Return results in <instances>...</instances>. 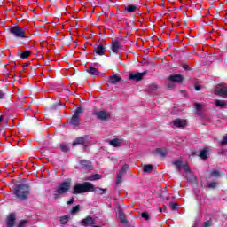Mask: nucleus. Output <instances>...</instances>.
<instances>
[{
	"mask_svg": "<svg viewBox=\"0 0 227 227\" xmlns=\"http://www.w3.org/2000/svg\"><path fill=\"white\" fill-rule=\"evenodd\" d=\"M153 169V166L152 165H145L144 166V173H152V170Z\"/></svg>",
	"mask_w": 227,
	"mask_h": 227,
	"instance_id": "nucleus-26",
	"label": "nucleus"
},
{
	"mask_svg": "<svg viewBox=\"0 0 227 227\" xmlns=\"http://www.w3.org/2000/svg\"><path fill=\"white\" fill-rule=\"evenodd\" d=\"M215 95H219L220 97H227V85L226 84H219L215 89Z\"/></svg>",
	"mask_w": 227,
	"mask_h": 227,
	"instance_id": "nucleus-7",
	"label": "nucleus"
},
{
	"mask_svg": "<svg viewBox=\"0 0 227 227\" xmlns=\"http://www.w3.org/2000/svg\"><path fill=\"white\" fill-rule=\"evenodd\" d=\"M121 143H123V140L118 139V138H115V139H113L112 141H110V145L112 146H114V148L121 146Z\"/></svg>",
	"mask_w": 227,
	"mask_h": 227,
	"instance_id": "nucleus-20",
	"label": "nucleus"
},
{
	"mask_svg": "<svg viewBox=\"0 0 227 227\" xmlns=\"http://www.w3.org/2000/svg\"><path fill=\"white\" fill-rule=\"evenodd\" d=\"M80 224H82V226H85V227L93 226V224H95V219L88 216L85 219H82L80 222Z\"/></svg>",
	"mask_w": 227,
	"mask_h": 227,
	"instance_id": "nucleus-9",
	"label": "nucleus"
},
{
	"mask_svg": "<svg viewBox=\"0 0 227 227\" xmlns=\"http://www.w3.org/2000/svg\"><path fill=\"white\" fill-rule=\"evenodd\" d=\"M123 176V174H121V172H119L118 176H117V179H116V184H121V178Z\"/></svg>",
	"mask_w": 227,
	"mask_h": 227,
	"instance_id": "nucleus-33",
	"label": "nucleus"
},
{
	"mask_svg": "<svg viewBox=\"0 0 227 227\" xmlns=\"http://www.w3.org/2000/svg\"><path fill=\"white\" fill-rule=\"evenodd\" d=\"M195 109H197V111H200L201 109V104L196 103Z\"/></svg>",
	"mask_w": 227,
	"mask_h": 227,
	"instance_id": "nucleus-40",
	"label": "nucleus"
},
{
	"mask_svg": "<svg viewBox=\"0 0 227 227\" xmlns=\"http://www.w3.org/2000/svg\"><path fill=\"white\" fill-rule=\"evenodd\" d=\"M95 52L96 54H98L99 56H104L105 52H106V48L102 45H98L96 49H95Z\"/></svg>",
	"mask_w": 227,
	"mask_h": 227,
	"instance_id": "nucleus-19",
	"label": "nucleus"
},
{
	"mask_svg": "<svg viewBox=\"0 0 227 227\" xmlns=\"http://www.w3.org/2000/svg\"><path fill=\"white\" fill-rule=\"evenodd\" d=\"M60 149L62 150V152H68L70 150V148L68 147V145L67 144H61Z\"/></svg>",
	"mask_w": 227,
	"mask_h": 227,
	"instance_id": "nucleus-30",
	"label": "nucleus"
},
{
	"mask_svg": "<svg viewBox=\"0 0 227 227\" xmlns=\"http://www.w3.org/2000/svg\"><path fill=\"white\" fill-rule=\"evenodd\" d=\"M163 210H166V207H163L162 208H160V212H162Z\"/></svg>",
	"mask_w": 227,
	"mask_h": 227,
	"instance_id": "nucleus-46",
	"label": "nucleus"
},
{
	"mask_svg": "<svg viewBox=\"0 0 227 227\" xmlns=\"http://www.w3.org/2000/svg\"><path fill=\"white\" fill-rule=\"evenodd\" d=\"M222 145H227V136L223 137L222 140Z\"/></svg>",
	"mask_w": 227,
	"mask_h": 227,
	"instance_id": "nucleus-42",
	"label": "nucleus"
},
{
	"mask_svg": "<svg viewBox=\"0 0 227 227\" xmlns=\"http://www.w3.org/2000/svg\"><path fill=\"white\" fill-rule=\"evenodd\" d=\"M219 171H217V170H213L212 172H211V174H210V176H213V177H216V176H219Z\"/></svg>",
	"mask_w": 227,
	"mask_h": 227,
	"instance_id": "nucleus-34",
	"label": "nucleus"
},
{
	"mask_svg": "<svg viewBox=\"0 0 227 227\" xmlns=\"http://www.w3.org/2000/svg\"><path fill=\"white\" fill-rule=\"evenodd\" d=\"M208 152H209L208 147H205L203 151H200V159H207L208 155Z\"/></svg>",
	"mask_w": 227,
	"mask_h": 227,
	"instance_id": "nucleus-23",
	"label": "nucleus"
},
{
	"mask_svg": "<svg viewBox=\"0 0 227 227\" xmlns=\"http://www.w3.org/2000/svg\"><path fill=\"white\" fill-rule=\"evenodd\" d=\"M95 185L90 182L76 184L73 188V194H84V192H93Z\"/></svg>",
	"mask_w": 227,
	"mask_h": 227,
	"instance_id": "nucleus-2",
	"label": "nucleus"
},
{
	"mask_svg": "<svg viewBox=\"0 0 227 227\" xmlns=\"http://www.w3.org/2000/svg\"><path fill=\"white\" fill-rule=\"evenodd\" d=\"M87 143L88 139L86 137H78L73 143V146H75V145H84L85 146H88Z\"/></svg>",
	"mask_w": 227,
	"mask_h": 227,
	"instance_id": "nucleus-15",
	"label": "nucleus"
},
{
	"mask_svg": "<svg viewBox=\"0 0 227 227\" xmlns=\"http://www.w3.org/2000/svg\"><path fill=\"white\" fill-rule=\"evenodd\" d=\"M30 56H31V51H29V50H27V51L21 52V54H20V58L22 59H26V58H29Z\"/></svg>",
	"mask_w": 227,
	"mask_h": 227,
	"instance_id": "nucleus-25",
	"label": "nucleus"
},
{
	"mask_svg": "<svg viewBox=\"0 0 227 227\" xmlns=\"http://www.w3.org/2000/svg\"><path fill=\"white\" fill-rule=\"evenodd\" d=\"M68 221H70V215H64L60 217V224H62L63 226H65V224H67Z\"/></svg>",
	"mask_w": 227,
	"mask_h": 227,
	"instance_id": "nucleus-24",
	"label": "nucleus"
},
{
	"mask_svg": "<svg viewBox=\"0 0 227 227\" xmlns=\"http://www.w3.org/2000/svg\"><path fill=\"white\" fill-rule=\"evenodd\" d=\"M177 170L182 171L184 169V173H186V178L189 182H194L196 180V176L192 175L191 171V168L189 167V163L184 162L181 160H176L172 163Z\"/></svg>",
	"mask_w": 227,
	"mask_h": 227,
	"instance_id": "nucleus-1",
	"label": "nucleus"
},
{
	"mask_svg": "<svg viewBox=\"0 0 227 227\" xmlns=\"http://www.w3.org/2000/svg\"><path fill=\"white\" fill-rule=\"evenodd\" d=\"M215 106H217L218 107H224V106H226V102H224L223 100H216Z\"/></svg>",
	"mask_w": 227,
	"mask_h": 227,
	"instance_id": "nucleus-29",
	"label": "nucleus"
},
{
	"mask_svg": "<svg viewBox=\"0 0 227 227\" xmlns=\"http://www.w3.org/2000/svg\"><path fill=\"white\" fill-rule=\"evenodd\" d=\"M118 217L121 223H123L124 224L127 223V218L125 217V214L123 213V211H121V209L118 211Z\"/></svg>",
	"mask_w": 227,
	"mask_h": 227,
	"instance_id": "nucleus-21",
	"label": "nucleus"
},
{
	"mask_svg": "<svg viewBox=\"0 0 227 227\" xmlns=\"http://www.w3.org/2000/svg\"><path fill=\"white\" fill-rule=\"evenodd\" d=\"M100 178H102V176H100L99 174H94L90 176H87L85 180H90V182H93L95 180H100Z\"/></svg>",
	"mask_w": 227,
	"mask_h": 227,
	"instance_id": "nucleus-22",
	"label": "nucleus"
},
{
	"mask_svg": "<svg viewBox=\"0 0 227 227\" xmlns=\"http://www.w3.org/2000/svg\"><path fill=\"white\" fill-rule=\"evenodd\" d=\"M4 97H6V93L3 90H0V100L4 99Z\"/></svg>",
	"mask_w": 227,
	"mask_h": 227,
	"instance_id": "nucleus-38",
	"label": "nucleus"
},
{
	"mask_svg": "<svg viewBox=\"0 0 227 227\" xmlns=\"http://www.w3.org/2000/svg\"><path fill=\"white\" fill-rule=\"evenodd\" d=\"M142 217H143V219H145L146 221H148V219H150V215L146 212L142 213Z\"/></svg>",
	"mask_w": 227,
	"mask_h": 227,
	"instance_id": "nucleus-37",
	"label": "nucleus"
},
{
	"mask_svg": "<svg viewBox=\"0 0 227 227\" xmlns=\"http://www.w3.org/2000/svg\"><path fill=\"white\" fill-rule=\"evenodd\" d=\"M127 169H129V165H124L119 173H121V175H125V172L127 171Z\"/></svg>",
	"mask_w": 227,
	"mask_h": 227,
	"instance_id": "nucleus-32",
	"label": "nucleus"
},
{
	"mask_svg": "<svg viewBox=\"0 0 227 227\" xmlns=\"http://www.w3.org/2000/svg\"><path fill=\"white\" fill-rule=\"evenodd\" d=\"M101 191L104 192L105 190H101Z\"/></svg>",
	"mask_w": 227,
	"mask_h": 227,
	"instance_id": "nucleus-50",
	"label": "nucleus"
},
{
	"mask_svg": "<svg viewBox=\"0 0 227 227\" xmlns=\"http://www.w3.org/2000/svg\"><path fill=\"white\" fill-rule=\"evenodd\" d=\"M71 185H72V179H67L63 183L59 184L57 186V189L54 191L55 198L61 196V194H67V192L70 191Z\"/></svg>",
	"mask_w": 227,
	"mask_h": 227,
	"instance_id": "nucleus-3",
	"label": "nucleus"
},
{
	"mask_svg": "<svg viewBox=\"0 0 227 227\" xmlns=\"http://www.w3.org/2000/svg\"><path fill=\"white\" fill-rule=\"evenodd\" d=\"M15 214H10L7 217V227H13V225L15 224Z\"/></svg>",
	"mask_w": 227,
	"mask_h": 227,
	"instance_id": "nucleus-14",
	"label": "nucleus"
},
{
	"mask_svg": "<svg viewBox=\"0 0 227 227\" xmlns=\"http://www.w3.org/2000/svg\"><path fill=\"white\" fill-rule=\"evenodd\" d=\"M96 116H98V120H107L111 114L106 111H99L96 113Z\"/></svg>",
	"mask_w": 227,
	"mask_h": 227,
	"instance_id": "nucleus-13",
	"label": "nucleus"
},
{
	"mask_svg": "<svg viewBox=\"0 0 227 227\" xmlns=\"http://www.w3.org/2000/svg\"><path fill=\"white\" fill-rule=\"evenodd\" d=\"M204 226H205V227H210V226H212V223H211L210 221H207V222H206V223H204Z\"/></svg>",
	"mask_w": 227,
	"mask_h": 227,
	"instance_id": "nucleus-43",
	"label": "nucleus"
},
{
	"mask_svg": "<svg viewBox=\"0 0 227 227\" xmlns=\"http://www.w3.org/2000/svg\"><path fill=\"white\" fill-rule=\"evenodd\" d=\"M171 125L176 129H184V127H187V120L176 119L172 121Z\"/></svg>",
	"mask_w": 227,
	"mask_h": 227,
	"instance_id": "nucleus-8",
	"label": "nucleus"
},
{
	"mask_svg": "<svg viewBox=\"0 0 227 227\" xmlns=\"http://www.w3.org/2000/svg\"><path fill=\"white\" fill-rule=\"evenodd\" d=\"M155 153L160 157H166L168 155V150L166 148H158L155 150Z\"/></svg>",
	"mask_w": 227,
	"mask_h": 227,
	"instance_id": "nucleus-17",
	"label": "nucleus"
},
{
	"mask_svg": "<svg viewBox=\"0 0 227 227\" xmlns=\"http://www.w3.org/2000/svg\"><path fill=\"white\" fill-rule=\"evenodd\" d=\"M184 69H185V70H189V66H185V67H184Z\"/></svg>",
	"mask_w": 227,
	"mask_h": 227,
	"instance_id": "nucleus-48",
	"label": "nucleus"
},
{
	"mask_svg": "<svg viewBox=\"0 0 227 227\" xmlns=\"http://www.w3.org/2000/svg\"><path fill=\"white\" fill-rule=\"evenodd\" d=\"M121 81V77L114 74L109 77L108 82L110 84H117V82H120Z\"/></svg>",
	"mask_w": 227,
	"mask_h": 227,
	"instance_id": "nucleus-16",
	"label": "nucleus"
},
{
	"mask_svg": "<svg viewBox=\"0 0 227 227\" xmlns=\"http://www.w3.org/2000/svg\"><path fill=\"white\" fill-rule=\"evenodd\" d=\"M0 123H3V115L0 116Z\"/></svg>",
	"mask_w": 227,
	"mask_h": 227,
	"instance_id": "nucleus-47",
	"label": "nucleus"
},
{
	"mask_svg": "<svg viewBox=\"0 0 227 227\" xmlns=\"http://www.w3.org/2000/svg\"><path fill=\"white\" fill-rule=\"evenodd\" d=\"M80 164H81L82 168H84L85 169H91V168H92L91 162H90L86 160H82L80 161Z\"/></svg>",
	"mask_w": 227,
	"mask_h": 227,
	"instance_id": "nucleus-18",
	"label": "nucleus"
},
{
	"mask_svg": "<svg viewBox=\"0 0 227 227\" xmlns=\"http://www.w3.org/2000/svg\"><path fill=\"white\" fill-rule=\"evenodd\" d=\"M170 207L172 208V210H176L178 208V205H176V203L175 202H171Z\"/></svg>",
	"mask_w": 227,
	"mask_h": 227,
	"instance_id": "nucleus-36",
	"label": "nucleus"
},
{
	"mask_svg": "<svg viewBox=\"0 0 227 227\" xmlns=\"http://www.w3.org/2000/svg\"><path fill=\"white\" fill-rule=\"evenodd\" d=\"M150 91L153 90H157V85L155 84H152L149 88Z\"/></svg>",
	"mask_w": 227,
	"mask_h": 227,
	"instance_id": "nucleus-41",
	"label": "nucleus"
},
{
	"mask_svg": "<svg viewBox=\"0 0 227 227\" xmlns=\"http://www.w3.org/2000/svg\"><path fill=\"white\" fill-rule=\"evenodd\" d=\"M175 85L173 84H168V88H173Z\"/></svg>",
	"mask_w": 227,
	"mask_h": 227,
	"instance_id": "nucleus-49",
	"label": "nucleus"
},
{
	"mask_svg": "<svg viewBox=\"0 0 227 227\" xmlns=\"http://www.w3.org/2000/svg\"><path fill=\"white\" fill-rule=\"evenodd\" d=\"M195 90H196L197 91H200V86H195Z\"/></svg>",
	"mask_w": 227,
	"mask_h": 227,
	"instance_id": "nucleus-45",
	"label": "nucleus"
},
{
	"mask_svg": "<svg viewBox=\"0 0 227 227\" xmlns=\"http://www.w3.org/2000/svg\"><path fill=\"white\" fill-rule=\"evenodd\" d=\"M168 81H170V82L180 83L182 81H184V76L181 74H172L168 77Z\"/></svg>",
	"mask_w": 227,
	"mask_h": 227,
	"instance_id": "nucleus-10",
	"label": "nucleus"
},
{
	"mask_svg": "<svg viewBox=\"0 0 227 227\" xmlns=\"http://www.w3.org/2000/svg\"><path fill=\"white\" fill-rule=\"evenodd\" d=\"M120 49H121V44L118 41H113L111 47L112 51L118 54V52H120Z\"/></svg>",
	"mask_w": 227,
	"mask_h": 227,
	"instance_id": "nucleus-12",
	"label": "nucleus"
},
{
	"mask_svg": "<svg viewBox=\"0 0 227 227\" xmlns=\"http://www.w3.org/2000/svg\"><path fill=\"white\" fill-rule=\"evenodd\" d=\"M79 210H81V206L77 205L73 207V209L71 210V214H77V212H79Z\"/></svg>",
	"mask_w": 227,
	"mask_h": 227,
	"instance_id": "nucleus-31",
	"label": "nucleus"
},
{
	"mask_svg": "<svg viewBox=\"0 0 227 227\" xmlns=\"http://www.w3.org/2000/svg\"><path fill=\"white\" fill-rule=\"evenodd\" d=\"M10 33L12 36H15V38H27V35H26V28L19 26L11 27Z\"/></svg>",
	"mask_w": 227,
	"mask_h": 227,
	"instance_id": "nucleus-5",
	"label": "nucleus"
},
{
	"mask_svg": "<svg viewBox=\"0 0 227 227\" xmlns=\"http://www.w3.org/2000/svg\"><path fill=\"white\" fill-rule=\"evenodd\" d=\"M81 114H82V108L78 107L71 119V125L77 127L81 121Z\"/></svg>",
	"mask_w": 227,
	"mask_h": 227,
	"instance_id": "nucleus-6",
	"label": "nucleus"
},
{
	"mask_svg": "<svg viewBox=\"0 0 227 227\" xmlns=\"http://www.w3.org/2000/svg\"><path fill=\"white\" fill-rule=\"evenodd\" d=\"M15 195L20 200H26L29 195V185L19 184L15 189Z\"/></svg>",
	"mask_w": 227,
	"mask_h": 227,
	"instance_id": "nucleus-4",
	"label": "nucleus"
},
{
	"mask_svg": "<svg viewBox=\"0 0 227 227\" xmlns=\"http://www.w3.org/2000/svg\"><path fill=\"white\" fill-rule=\"evenodd\" d=\"M74 203V198H72L69 201H67V205H72Z\"/></svg>",
	"mask_w": 227,
	"mask_h": 227,
	"instance_id": "nucleus-44",
	"label": "nucleus"
},
{
	"mask_svg": "<svg viewBox=\"0 0 227 227\" xmlns=\"http://www.w3.org/2000/svg\"><path fill=\"white\" fill-rule=\"evenodd\" d=\"M27 223V221L23 220V221H21V222L20 223L19 227H24V226H26Z\"/></svg>",
	"mask_w": 227,
	"mask_h": 227,
	"instance_id": "nucleus-39",
	"label": "nucleus"
},
{
	"mask_svg": "<svg viewBox=\"0 0 227 227\" xmlns=\"http://www.w3.org/2000/svg\"><path fill=\"white\" fill-rule=\"evenodd\" d=\"M88 74H90V75H98V71L97 68L90 67L88 69Z\"/></svg>",
	"mask_w": 227,
	"mask_h": 227,
	"instance_id": "nucleus-27",
	"label": "nucleus"
},
{
	"mask_svg": "<svg viewBox=\"0 0 227 227\" xmlns=\"http://www.w3.org/2000/svg\"><path fill=\"white\" fill-rule=\"evenodd\" d=\"M207 187L209 189H215V187H217V183H210Z\"/></svg>",
	"mask_w": 227,
	"mask_h": 227,
	"instance_id": "nucleus-35",
	"label": "nucleus"
},
{
	"mask_svg": "<svg viewBox=\"0 0 227 227\" xmlns=\"http://www.w3.org/2000/svg\"><path fill=\"white\" fill-rule=\"evenodd\" d=\"M125 10H127L129 12H136L137 10V6L136 5H128Z\"/></svg>",
	"mask_w": 227,
	"mask_h": 227,
	"instance_id": "nucleus-28",
	"label": "nucleus"
},
{
	"mask_svg": "<svg viewBox=\"0 0 227 227\" xmlns=\"http://www.w3.org/2000/svg\"><path fill=\"white\" fill-rule=\"evenodd\" d=\"M145 77V73H132L129 74L131 81H141Z\"/></svg>",
	"mask_w": 227,
	"mask_h": 227,
	"instance_id": "nucleus-11",
	"label": "nucleus"
}]
</instances>
